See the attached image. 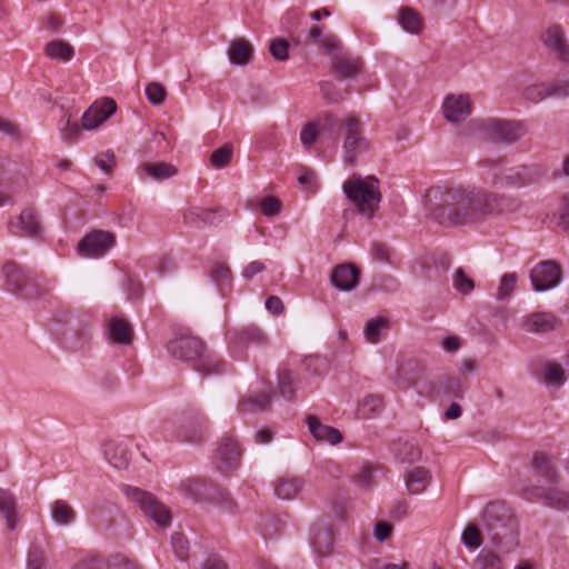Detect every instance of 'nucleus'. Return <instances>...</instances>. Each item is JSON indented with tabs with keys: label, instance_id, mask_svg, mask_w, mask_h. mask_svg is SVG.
<instances>
[{
	"label": "nucleus",
	"instance_id": "52",
	"mask_svg": "<svg viewBox=\"0 0 569 569\" xmlns=\"http://www.w3.org/2000/svg\"><path fill=\"white\" fill-rule=\"evenodd\" d=\"M482 537V528H479L476 525H468L462 532L461 540L468 548L476 549L480 547Z\"/></svg>",
	"mask_w": 569,
	"mask_h": 569
},
{
	"label": "nucleus",
	"instance_id": "64",
	"mask_svg": "<svg viewBox=\"0 0 569 569\" xmlns=\"http://www.w3.org/2000/svg\"><path fill=\"white\" fill-rule=\"evenodd\" d=\"M401 461L402 462H415L420 458L421 451L418 447L412 443H403L401 449Z\"/></svg>",
	"mask_w": 569,
	"mask_h": 569
},
{
	"label": "nucleus",
	"instance_id": "63",
	"mask_svg": "<svg viewBox=\"0 0 569 569\" xmlns=\"http://www.w3.org/2000/svg\"><path fill=\"white\" fill-rule=\"evenodd\" d=\"M345 503H346L345 497L340 492L335 493V496L331 500V511L338 520L346 519Z\"/></svg>",
	"mask_w": 569,
	"mask_h": 569
},
{
	"label": "nucleus",
	"instance_id": "48",
	"mask_svg": "<svg viewBox=\"0 0 569 569\" xmlns=\"http://www.w3.org/2000/svg\"><path fill=\"white\" fill-rule=\"evenodd\" d=\"M497 551L482 550L475 560L473 569H502L501 559L497 556Z\"/></svg>",
	"mask_w": 569,
	"mask_h": 569
},
{
	"label": "nucleus",
	"instance_id": "41",
	"mask_svg": "<svg viewBox=\"0 0 569 569\" xmlns=\"http://www.w3.org/2000/svg\"><path fill=\"white\" fill-rule=\"evenodd\" d=\"M383 409V399L380 395H367L358 405V416L363 419L379 415Z\"/></svg>",
	"mask_w": 569,
	"mask_h": 569
},
{
	"label": "nucleus",
	"instance_id": "16",
	"mask_svg": "<svg viewBox=\"0 0 569 569\" xmlns=\"http://www.w3.org/2000/svg\"><path fill=\"white\" fill-rule=\"evenodd\" d=\"M116 242V236L103 230H93L83 237L78 244L81 257H101Z\"/></svg>",
	"mask_w": 569,
	"mask_h": 569
},
{
	"label": "nucleus",
	"instance_id": "45",
	"mask_svg": "<svg viewBox=\"0 0 569 569\" xmlns=\"http://www.w3.org/2000/svg\"><path fill=\"white\" fill-rule=\"evenodd\" d=\"M48 553L44 547L32 542L27 553V569H47Z\"/></svg>",
	"mask_w": 569,
	"mask_h": 569
},
{
	"label": "nucleus",
	"instance_id": "42",
	"mask_svg": "<svg viewBox=\"0 0 569 569\" xmlns=\"http://www.w3.org/2000/svg\"><path fill=\"white\" fill-rule=\"evenodd\" d=\"M44 53L51 59L70 61L74 56L73 47L63 40H52L46 44Z\"/></svg>",
	"mask_w": 569,
	"mask_h": 569
},
{
	"label": "nucleus",
	"instance_id": "30",
	"mask_svg": "<svg viewBox=\"0 0 569 569\" xmlns=\"http://www.w3.org/2000/svg\"><path fill=\"white\" fill-rule=\"evenodd\" d=\"M532 468L537 477L542 478L549 485H558L560 475L555 468L551 458L543 452H536L532 458Z\"/></svg>",
	"mask_w": 569,
	"mask_h": 569
},
{
	"label": "nucleus",
	"instance_id": "29",
	"mask_svg": "<svg viewBox=\"0 0 569 569\" xmlns=\"http://www.w3.org/2000/svg\"><path fill=\"white\" fill-rule=\"evenodd\" d=\"M108 337L114 345L129 346L133 341V329L124 318L112 317L108 322Z\"/></svg>",
	"mask_w": 569,
	"mask_h": 569
},
{
	"label": "nucleus",
	"instance_id": "55",
	"mask_svg": "<svg viewBox=\"0 0 569 569\" xmlns=\"http://www.w3.org/2000/svg\"><path fill=\"white\" fill-rule=\"evenodd\" d=\"M452 281L456 290L463 295L471 292L475 288L473 280L466 274L462 268H458L455 271Z\"/></svg>",
	"mask_w": 569,
	"mask_h": 569
},
{
	"label": "nucleus",
	"instance_id": "56",
	"mask_svg": "<svg viewBox=\"0 0 569 569\" xmlns=\"http://www.w3.org/2000/svg\"><path fill=\"white\" fill-rule=\"evenodd\" d=\"M171 545H172V549H173V552L177 556V558H179L182 561L188 559L189 541L182 533H179V532L173 533L171 537Z\"/></svg>",
	"mask_w": 569,
	"mask_h": 569
},
{
	"label": "nucleus",
	"instance_id": "26",
	"mask_svg": "<svg viewBox=\"0 0 569 569\" xmlns=\"http://www.w3.org/2000/svg\"><path fill=\"white\" fill-rule=\"evenodd\" d=\"M445 118L452 123L465 120L471 113V102L469 96L449 94L443 101Z\"/></svg>",
	"mask_w": 569,
	"mask_h": 569
},
{
	"label": "nucleus",
	"instance_id": "39",
	"mask_svg": "<svg viewBox=\"0 0 569 569\" xmlns=\"http://www.w3.org/2000/svg\"><path fill=\"white\" fill-rule=\"evenodd\" d=\"M430 473L423 467H416L411 469L406 476L407 489L411 495H418L425 491L429 481Z\"/></svg>",
	"mask_w": 569,
	"mask_h": 569
},
{
	"label": "nucleus",
	"instance_id": "4",
	"mask_svg": "<svg viewBox=\"0 0 569 569\" xmlns=\"http://www.w3.org/2000/svg\"><path fill=\"white\" fill-rule=\"evenodd\" d=\"M167 350L173 358L190 363L202 377L226 371L227 363L206 353L202 340L187 331L177 333L168 342Z\"/></svg>",
	"mask_w": 569,
	"mask_h": 569
},
{
	"label": "nucleus",
	"instance_id": "13",
	"mask_svg": "<svg viewBox=\"0 0 569 569\" xmlns=\"http://www.w3.org/2000/svg\"><path fill=\"white\" fill-rule=\"evenodd\" d=\"M540 41L555 60L569 64V39L562 26H548L540 34Z\"/></svg>",
	"mask_w": 569,
	"mask_h": 569
},
{
	"label": "nucleus",
	"instance_id": "8",
	"mask_svg": "<svg viewBox=\"0 0 569 569\" xmlns=\"http://www.w3.org/2000/svg\"><path fill=\"white\" fill-rule=\"evenodd\" d=\"M179 490L194 501H208L232 510L233 501L227 490L207 478H188L179 485Z\"/></svg>",
	"mask_w": 569,
	"mask_h": 569
},
{
	"label": "nucleus",
	"instance_id": "28",
	"mask_svg": "<svg viewBox=\"0 0 569 569\" xmlns=\"http://www.w3.org/2000/svg\"><path fill=\"white\" fill-rule=\"evenodd\" d=\"M306 421L310 433L317 441L327 442L329 445H338L342 441V435L338 429L321 423L317 417L308 415Z\"/></svg>",
	"mask_w": 569,
	"mask_h": 569
},
{
	"label": "nucleus",
	"instance_id": "21",
	"mask_svg": "<svg viewBox=\"0 0 569 569\" xmlns=\"http://www.w3.org/2000/svg\"><path fill=\"white\" fill-rule=\"evenodd\" d=\"M331 71L338 80L353 78L360 73L362 68V60L359 57H353L350 52L335 53L330 58Z\"/></svg>",
	"mask_w": 569,
	"mask_h": 569
},
{
	"label": "nucleus",
	"instance_id": "34",
	"mask_svg": "<svg viewBox=\"0 0 569 569\" xmlns=\"http://www.w3.org/2000/svg\"><path fill=\"white\" fill-rule=\"evenodd\" d=\"M303 486V479L284 476L276 480L274 493L279 499L292 500L298 497Z\"/></svg>",
	"mask_w": 569,
	"mask_h": 569
},
{
	"label": "nucleus",
	"instance_id": "27",
	"mask_svg": "<svg viewBox=\"0 0 569 569\" xmlns=\"http://www.w3.org/2000/svg\"><path fill=\"white\" fill-rule=\"evenodd\" d=\"M311 545L319 556L328 555L333 546V532L331 525L326 521H319L311 531Z\"/></svg>",
	"mask_w": 569,
	"mask_h": 569
},
{
	"label": "nucleus",
	"instance_id": "18",
	"mask_svg": "<svg viewBox=\"0 0 569 569\" xmlns=\"http://www.w3.org/2000/svg\"><path fill=\"white\" fill-rule=\"evenodd\" d=\"M530 279L536 291H546L559 284L561 269L553 261H542L531 270Z\"/></svg>",
	"mask_w": 569,
	"mask_h": 569
},
{
	"label": "nucleus",
	"instance_id": "36",
	"mask_svg": "<svg viewBox=\"0 0 569 569\" xmlns=\"http://www.w3.org/2000/svg\"><path fill=\"white\" fill-rule=\"evenodd\" d=\"M271 405V393L261 391L253 392L248 398L241 399L238 403V410L241 413H248L253 411H264L269 409Z\"/></svg>",
	"mask_w": 569,
	"mask_h": 569
},
{
	"label": "nucleus",
	"instance_id": "25",
	"mask_svg": "<svg viewBox=\"0 0 569 569\" xmlns=\"http://www.w3.org/2000/svg\"><path fill=\"white\" fill-rule=\"evenodd\" d=\"M330 282L340 291H351L360 282V270L351 263L339 264L333 268Z\"/></svg>",
	"mask_w": 569,
	"mask_h": 569
},
{
	"label": "nucleus",
	"instance_id": "5",
	"mask_svg": "<svg viewBox=\"0 0 569 569\" xmlns=\"http://www.w3.org/2000/svg\"><path fill=\"white\" fill-rule=\"evenodd\" d=\"M342 189L348 199L357 206L359 213L368 219L372 218L381 201L379 180L375 176L363 179L359 173H353L345 181Z\"/></svg>",
	"mask_w": 569,
	"mask_h": 569
},
{
	"label": "nucleus",
	"instance_id": "49",
	"mask_svg": "<svg viewBox=\"0 0 569 569\" xmlns=\"http://www.w3.org/2000/svg\"><path fill=\"white\" fill-rule=\"evenodd\" d=\"M58 126L61 137L67 143H74L78 140L82 128L81 124L72 123L70 116L62 117Z\"/></svg>",
	"mask_w": 569,
	"mask_h": 569
},
{
	"label": "nucleus",
	"instance_id": "61",
	"mask_svg": "<svg viewBox=\"0 0 569 569\" xmlns=\"http://www.w3.org/2000/svg\"><path fill=\"white\" fill-rule=\"evenodd\" d=\"M322 98L328 102L338 103L341 101V94L336 90V86L331 81H321L319 83Z\"/></svg>",
	"mask_w": 569,
	"mask_h": 569
},
{
	"label": "nucleus",
	"instance_id": "7",
	"mask_svg": "<svg viewBox=\"0 0 569 569\" xmlns=\"http://www.w3.org/2000/svg\"><path fill=\"white\" fill-rule=\"evenodd\" d=\"M6 290L22 299H36L47 293V288L30 271L17 263L7 261L2 267Z\"/></svg>",
	"mask_w": 569,
	"mask_h": 569
},
{
	"label": "nucleus",
	"instance_id": "43",
	"mask_svg": "<svg viewBox=\"0 0 569 569\" xmlns=\"http://www.w3.org/2000/svg\"><path fill=\"white\" fill-rule=\"evenodd\" d=\"M398 22L410 33H419L422 30V20L419 13L411 8H401L399 10Z\"/></svg>",
	"mask_w": 569,
	"mask_h": 569
},
{
	"label": "nucleus",
	"instance_id": "51",
	"mask_svg": "<svg viewBox=\"0 0 569 569\" xmlns=\"http://www.w3.org/2000/svg\"><path fill=\"white\" fill-rule=\"evenodd\" d=\"M543 379L547 385L559 387L565 383L566 376L561 366L557 363H547L543 367Z\"/></svg>",
	"mask_w": 569,
	"mask_h": 569
},
{
	"label": "nucleus",
	"instance_id": "46",
	"mask_svg": "<svg viewBox=\"0 0 569 569\" xmlns=\"http://www.w3.org/2000/svg\"><path fill=\"white\" fill-rule=\"evenodd\" d=\"M278 389L283 398L289 401L295 400V379L292 372L287 368H281L278 371Z\"/></svg>",
	"mask_w": 569,
	"mask_h": 569
},
{
	"label": "nucleus",
	"instance_id": "32",
	"mask_svg": "<svg viewBox=\"0 0 569 569\" xmlns=\"http://www.w3.org/2000/svg\"><path fill=\"white\" fill-rule=\"evenodd\" d=\"M559 320L551 313L538 312L526 318L525 329L535 333H547L557 328Z\"/></svg>",
	"mask_w": 569,
	"mask_h": 569
},
{
	"label": "nucleus",
	"instance_id": "14",
	"mask_svg": "<svg viewBox=\"0 0 569 569\" xmlns=\"http://www.w3.org/2000/svg\"><path fill=\"white\" fill-rule=\"evenodd\" d=\"M543 172L538 164H523L508 169L501 176H495L492 183L502 187L523 188L537 183Z\"/></svg>",
	"mask_w": 569,
	"mask_h": 569
},
{
	"label": "nucleus",
	"instance_id": "33",
	"mask_svg": "<svg viewBox=\"0 0 569 569\" xmlns=\"http://www.w3.org/2000/svg\"><path fill=\"white\" fill-rule=\"evenodd\" d=\"M228 57L232 64L247 66L253 58V48L248 40L237 38L230 43Z\"/></svg>",
	"mask_w": 569,
	"mask_h": 569
},
{
	"label": "nucleus",
	"instance_id": "15",
	"mask_svg": "<svg viewBox=\"0 0 569 569\" xmlns=\"http://www.w3.org/2000/svg\"><path fill=\"white\" fill-rule=\"evenodd\" d=\"M242 450L237 440L230 436L221 438L216 451V466L222 473L236 470L240 466Z\"/></svg>",
	"mask_w": 569,
	"mask_h": 569
},
{
	"label": "nucleus",
	"instance_id": "31",
	"mask_svg": "<svg viewBox=\"0 0 569 569\" xmlns=\"http://www.w3.org/2000/svg\"><path fill=\"white\" fill-rule=\"evenodd\" d=\"M103 452L108 462L114 468L124 469L129 466L131 453L122 443L109 440L104 443Z\"/></svg>",
	"mask_w": 569,
	"mask_h": 569
},
{
	"label": "nucleus",
	"instance_id": "35",
	"mask_svg": "<svg viewBox=\"0 0 569 569\" xmlns=\"http://www.w3.org/2000/svg\"><path fill=\"white\" fill-rule=\"evenodd\" d=\"M0 513L3 516L9 530H14L18 525L17 501L10 490L0 488Z\"/></svg>",
	"mask_w": 569,
	"mask_h": 569
},
{
	"label": "nucleus",
	"instance_id": "47",
	"mask_svg": "<svg viewBox=\"0 0 569 569\" xmlns=\"http://www.w3.org/2000/svg\"><path fill=\"white\" fill-rule=\"evenodd\" d=\"M389 326V321L385 317H377L373 319H370L363 329V333L366 337V340L370 343H376L379 341L380 338V331L383 329H387Z\"/></svg>",
	"mask_w": 569,
	"mask_h": 569
},
{
	"label": "nucleus",
	"instance_id": "6",
	"mask_svg": "<svg viewBox=\"0 0 569 569\" xmlns=\"http://www.w3.org/2000/svg\"><path fill=\"white\" fill-rule=\"evenodd\" d=\"M471 127L486 140L503 144L516 143L528 131L522 121L500 118L475 119Z\"/></svg>",
	"mask_w": 569,
	"mask_h": 569
},
{
	"label": "nucleus",
	"instance_id": "12",
	"mask_svg": "<svg viewBox=\"0 0 569 569\" xmlns=\"http://www.w3.org/2000/svg\"><path fill=\"white\" fill-rule=\"evenodd\" d=\"M66 323L69 327V335L64 337L67 348L77 351L82 350L92 338L91 316L88 312L71 315Z\"/></svg>",
	"mask_w": 569,
	"mask_h": 569
},
{
	"label": "nucleus",
	"instance_id": "53",
	"mask_svg": "<svg viewBox=\"0 0 569 569\" xmlns=\"http://www.w3.org/2000/svg\"><path fill=\"white\" fill-rule=\"evenodd\" d=\"M167 89L159 82H150L146 87L148 101L153 106H161L167 98Z\"/></svg>",
	"mask_w": 569,
	"mask_h": 569
},
{
	"label": "nucleus",
	"instance_id": "57",
	"mask_svg": "<svg viewBox=\"0 0 569 569\" xmlns=\"http://www.w3.org/2000/svg\"><path fill=\"white\" fill-rule=\"evenodd\" d=\"M210 276L212 280L219 286L220 291H223V286L230 283L231 270L228 266L217 263L212 267Z\"/></svg>",
	"mask_w": 569,
	"mask_h": 569
},
{
	"label": "nucleus",
	"instance_id": "23",
	"mask_svg": "<svg viewBox=\"0 0 569 569\" xmlns=\"http://www.w3.org/2000/svg\"><path fill=\"white\" fill-rule=\"evenodd\" d=\"M487 217L490 214L515 213L522 207V201L518 196L495 193L487 190Z\"/></svg>",
	"mask_w": 569,
	"mask_h": 569
},
{
	"label": "nucleus",
	"instance_id": "58",
	"mask_svg": "<svg viewBox=\"0 0 569 569\" xmlns=\"http://www.w3.org/2000/svg\"><path fill=\"white\" fill-rule=\"evenodd\" d=\"M269 51L278 61H286L289 58V43L284 39H273L270 42Z\"/></svg>",
	"mask_w": 569,
	"mask_h": 569
},
{
	"label": "nucleus",
	"instance_id": "19",
	"mask_svg": "<svg viewBox=\"0 0 569 569\" xmlns=\"http://www.w3.org/2000/svg\"><path fill=\"white\" fill-rule=\"evenodd\" d=\"M117 110V104L112 99H104L101 103H92L81 118V128L93 130L110 118Z\"/></svg>",
	"mask_w": 569,
	"mask_h": 569
},
{
	"label": "nucleus",
	"instance_id": "37",
	"mask_svg": "<svg viewBox=\"0 0 569 569\" xmlns=\"http://www.w3.org/2000/svg\"><path fill=\"white\" fill-rule=\"evenodd\" d=\"M138 171L157 181L172 178L178 172L173 164L167 162H144L139 166Z\"/></svg>",
	"mask_w": 569,
	"mask_h": 569
},
{
	"label": "nucleus",
	"instance_id": "17",
	"mask_svg": "<svg viewBox=\"0 0 569 569\" xmlns=\"http://www.w3.org/2000/svg\"><path fill=\"white\" fill-rule=\"evenodd\" d=\"M71 569H139V565L121 553L111 555L107 559L90 555L80 559Z\"/></svg>",
	"mask_w": 569,
	"mask_h": 569
},
{
	"label": "nucleus",
	"instance_id": "3",
	"mask_svg": "<svg viewBox=\"0 0 569 569\" xmlns=\"http://www.w3.org/2000/svg\"><path fill=\"white\" fill-rule=\"evenodd\" d=\"M483 537L496 551L512 552L519 545V522L505 501L487 503L481 513Z\"/></svg>",
	"mask_w": 569,
	"mask_h": 569
},
{
	"label": "nucleus",
	"instance_id": "44",
	"mask_svg": "<svg viewBox=\"0 0 569 569\" xmlns=\"http://www.w3.org/2000/svg\"><path fill=\"white\" fill-rule=\"evenodd\" d=\"M236 339L240 343H254L257 346H266L268 343V337L266 333L257 326H248L242 328L239 332L236 333Z\"/></svg>",
	"mask_w": 569,
	"mask_h": 569
},
{
	"label": "nucleus",
	"instance_id": "59",
	"mask_svg": "<svg viewBox=\"0 0 569 569\" xmlns=\"http://www.w3.org/2000/svg\"><path fill=\"white\" fill-rule=\"evenodd\" d=\"M283 522L279 518L274 516L267 517L262 527V535L266 539H272L281 532Z\"/></svg>",
	"mask_w": 569,
	"mask_h": 569
},
{
	"label": "nucleus",
	"instance_id": "24",
	"mask_svg": "<svg viewBox=\"0 0 569 569\" xmlns=\"http://www.w3.org/2000/svg\"><path fill=\"white\" fill-rule=\"evenodd\" d=\"M209 428V419L203 415L187 417L180 427L179 436L183 441L200 443L204 440Z\"/></svg>",
	"mask_w": 569,
	"mask_h": 569
},
{
	"label": "nucleus",
	"instance_id": "1",
	"mask_svg": "<svg viewBox=\"0 0 569 569\" xmlns=\"http://www.w3.org/2000/svg\"><path fill=\"white\" fill-rule=\"evenodd\" d=\"M487 190L470 184L437 186L427 190L425 206L431 219L448 227L470 226L487 214Z\"/></svg>",
	"mask_w": 569,
	"mask_h": 569
},
{
	"label": "nucleus",
	"instance_id": "2",
	"mask_svg": "<svg viewBox=\"0 0 569 569\" xmlns=\"http://www.w3.org/2000/svg\"><path fill=\"white\" fill-rule=\"evenodd\" d=\"M327 134L335 142L342 141L343 162L355 166L357 158L369 150L370 143L365 137L363 124L353 114L339 118L331 112H325L319 119V129L315 122H308L301 130V143L309 148L317 140L318 133Z\"/></svg>",
	"mask_w": 569,
	"mask_h": 569
},
{
	"label": "nucleus",
	"instance_id": "60",
	"mask_svg": "<svg viewBox=\"0 0 569 569\" xmlns=\"http://www.w3.org/2000/svg\"><path fill=\"white\" fill-rule=\"evenodd\" d=\"M94 163L106 173H111L114 164H116V156L111 150H107L106 152L97 156L94 158Z\"/></svg>",
	"mask_w": 569,
	"mask_h": 569
},
{
	"label": "nucleus",
	"instance_id": "54",
	"mask_svg": "<svg viewBox=\"0 0 569 569\" xmlns=\"http://www.w3.org/2000/svg\"><path fill=\"white\" fill-rule=\"evenodd\" d=\"M517 280L518 276L516 272L505 273L501 277L496 298L498 300H505L506 298H508L515 290Z\"/></svg>",
	"mask_w": 569,
	"mask_h": 569
},
{
	"label": "nucleus",
	"instance_id": "40",
	"mask_svg": "<svg viewBox=\"0 0 569 569\" xmlns=\"http://www.w3.org/2000/svg\"><path fill=\"white\" fill-rule=\"evenodd\" d=\"M523 96L527 100L539 102L546 98H558L557 82H545L529 86L525 89Z\"/></svg>",
	"mask_w": 569,
	"mask_h": 569
},
{
	"label": "nucleus",
	"instance_id": "11",
	"mask_svg": "<svg viewBox=\"0 0 569 569\" xmlns=\"http://www.w3.org/2000/svg\"><path fill=\"white\" fill-rule=\"evenodd\" d=\"M520 496L530 502H542L557 510H569V491L562 490L558 485H530L521 489Z\"/></svg>",
	"mask_w": 569,
	"mask_h": 569
},
{
	"label": "nucleus",
	"instance_id": "50",
	"mask_svg": "<svg viewBox=\"0 0 569 569\" xmlns=\"http://www.w3.org/2000/svg\"><path fill=\"white\" fill-rule=\"evenodd\" d=\"M233 148L231 143H226L216 149L210 156V163L216 169L227 167L232 159Z\"/></svg>",
	"mask_w": 569,
	"mask_h": 569
},
{
	"label": "nucleus",
	"instance_id": "9",
	"mask_svg": "<svg viewBox=\"0 0 569 569\" xmlns=\"http://www.w3.org/2000/svg\"><path fill=\"white\" fill-rule=\"evenodd\" d=\"M124 493L128 499L138 505L143 515L150 518L158 527L167 528L171 525L170 510L151 492L137 487H126Z\"/></svg>",
	"mask_w": 569,
	"mask_h": 569
},
{
	"label": "nucleus",
	"instance_id": "62",
	"mask_svg": "<svg viewBox=\"0 0 569 569\" xmlns=\"http://www.w3.org/2000/svg\"><path fill=\"white\" fill-rule=\"evenodd\" d=\"M260 208L264 216L273 217L279 214L281 202L274 197H267L260 201Z\"/></svg>",
	"mask_w": 569,
	"mask_h": 569
},
{
	"label": "nucleus",
	"instance_id": "20",
	"mask_svg": "<svg viewBox=\"0 0 569 569\" xmlns=\"http://www.w3.org/2000/svg\"><path fill=\"white\" fill-rule=\"evenodd\" d=\"M8 230L13 236L37 237L40 234L41 226L33 208H27L18 216V220L8 222Z\"/></svg>",
	"mask_w": 569,
	"mask_h": 569
},
{
	"label": "nucleus",
	"instance_id": "22",
	"mask_svg": "<svg viewBox=\"0 0 569 569\" xmlns=\"http://www.w3.org/2000/svg\"><path fill=\"white\" fill-rule=\"evenodd\" d=\"M226 216L227 212L222 208L204 209L201 207H190L183 212V221L201 228L203 226H217Z\"/></svg>",
	"mask_w": 569,
	"mask_h": 569
},
{
	"label": "nucleus",
	"instance_id": "10",
	"mask_svg": "<svg viewBox=\"0 0 569 569\" xmlns=\"http://www.w3.org/2000/svg\"><path fill=\"white\" fill-rule=\"evenodd\" d=\"M413 387L420 396L432 399L442 396L462 398L465 393L461 382L446 373L437 375L432 379H418Z\"/></svg>",
	"mask_w": 569,
	"mask_h": 569
},
{
	"label": "nucleus",
	"instance_id": "38",
	"mask_svg": "<svg viewBox=\"0 0 569 569\" xmlns=\"http://www.w3.org/2000/svg\"><path fill=\"white\" fill-rule=\"evenodd\" d=\"M52 520L59 526H69L76 521V510L64 500L58 499L50 505Z\"/></svg>",
	"mask_w": 569,
	"mask_h": 569
}]
</instances>
